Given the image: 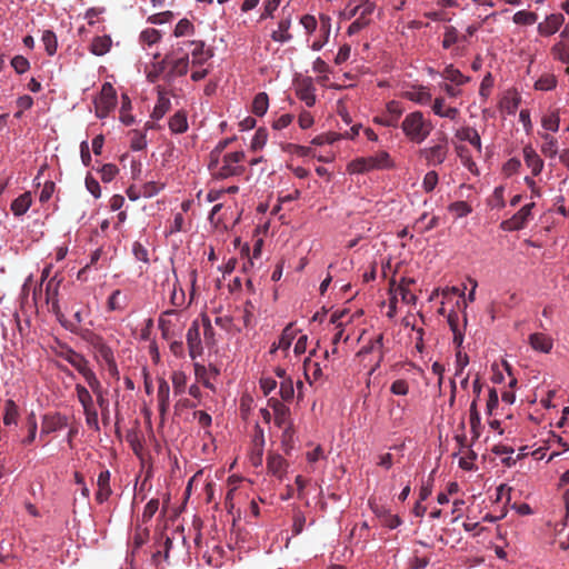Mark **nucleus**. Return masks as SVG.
<instances>
[{
	"label": "nucleus",
	"instance_id": "f257e3e1",
	"mask_svg": "<svg viewBox=\"0 0 569 569\" xmlns=\"http://www.w3.org/2000/svg\"><path fill=\"white\" fill-rule=\"evenodd\" d=\"M212 56L202 40H181L160 62V71L164 72L167 81H172L187 74L190 63L192 67H202Z\"/></svg>",
	"mask_w": 569,
	"mask_h": 569
},
{
	"label": "nucleus",
	"instance_id": "f03ea898",
	"mask_svg": "<svg viewBox=\"0 0 569 569\" xmlns=\"http://www.w3.org/2000/svg\"><path fill=\"white\" fill-rule=\"evenodd\" d=\"M246 154L243 151L227 152L221 157L209 160L208 169L211 176L217 180H224L231 177H238L244 173L243 161Z\"/></svg>",
	"mask_w": 569,
	"mask_h": 569
},
{
	"label": "nucleus",
	"instance_id": "7ed1b4c3",
	"mask_svg": "<svg viewBox=\"0 0 569 569\" xmlns=\"http://www.w3.org/2000/svg\"><path fill=\"white\" fill-rule=\"evenodd\" d=\"M82 338L90 346L97 363L107 369L111 376H117L119 371L114 352L104 338L91 330H87Z\"/></svg>",
	"mask_w": 569,
	"mask_h": 569
},
{
	"label": "nucleus",
	"instance_id": "20e7f679",
	"mask_svg": "<svg viewBox=\"0 0 569 569\" xmlns=\"http://www.w3.org/2000/svg\"><path fill=\"white\" fill-rule=\"evenodd\" d=\"M401 129L410 141L421 143L429 137L433 126L421 111H412L405 117Z\"/></svg>",
	"mask_w": 569,
	"mask_h": 569
},
{
	"label": "nucleus",
	"instance_id": "39448f33",
	"mask_svg": "<svg viewBox=\"0 0 569 569\" xmlns=\"http://www.w3.org/2000/svg\"><path fill=\"white\" fill-rule=\"evenodd\" d=\"M395 167L389 152L381 150L369 157H361L352 160L348 164V172L351 174H362L372 170H389Z\"/></svg>",
	"mask_w": 569,
	"mask_h": 569
},
{
	"label": "nucleus",
	"instance_id": "423d86ee",
	"mask_svg": "<svg viewBox=\"0 0 569 569\" xmlns=\"http://www.w3.org/2000/svg\"><path fill=\"white\" fill-rule=\"evenodd\" d=\"M186 326V319L181 310L167 309L158 318V328L164 340L181 338Z\"/></svg>",
	"mask_w": 569,
	"mask_h": 569
},
{
	"label": "nucleus",
	"instance_id": "0eeeda50",
	"mask_svg": "<svg viewBox=\"0 0 569 569\" xmlns=\"http://www.w3.org/2000/svg\"><path fill=\"white\" fill-rule=\"evenodd\" d=\"M292 21V10L283 7L281 10V16L276 23V28L271 29L270 31V39L280 46L291 42L293 40V34L291 32Z\"/></svg>",
	"mask_w": 569,
	"mask_h": 569
},
{
	"label": "nucleus",
	"instance_id": "6e6552de",
	"mask_svg": "<svg viewBox=\"0 0 569 569\" xmlns=\"http://www.w3.org/2000/svg\"><path fill=\"white\" fill-rule=\"evenodd\" d=\"M117 93L111 83L102 84L99 97L94 99L96 116L100 119L106 118L116 107Z\"/></svg>",
	"mask_w": 569,
	"mask_h": 569
},
{
	"label": "nucleus",
	"instance_id": "1a4fd4ad",
	"mask_svg": "<svg viewBox=\"0 0 569 569\" xmlns=\"http://www.w3.org/2000/svg\"><path fill=\"white\" fill-rule=\"evenodd\" d=\"M268 407H270L274 415V425L283 429V437H291V427L292 423L290 421V409L287 405L280 401L277 398L268 399Z\"/></svg>",
	"mask_w": 569,
	"mask_h": 569
},
{
	"label": "nucleus",
	"instance_id": "9d476101",
	"mask_svg": "<svg viewBox=\"0 0 569 569\" xmlns=\"http://www.w3.org/2000/svg\"><path fill=\"white\" fill-rule=\"evenodd\" d=\"M449 153V146L446 138L438 140L432 146L426 147L420 150V156L426 160L428 166L442 164Z\"/></svg>",
	"mask_w": 569,
	"mask_h": 569
},
{
	"label": "nucleus",
	"instance_id": "9b49d317",
	"mask_svg": "<svg viewBox=\"0 0 569 569\" xmlns=\"http://www.w3.org/2000/svg\"><path fill=\"white\" fill-rule=\"evenodd\" d=\"M535 208V202H530L525 204L520 210H518L510 219L501 222L500 227L507 231H518L523 229L529 220L532 219V209Z\"/></svg>",
	"mask_w": 569,
	"mask_h": 569
},
{
	"label": "nucleus",
	"instance_id": "f8f14e48",
	"mask_svg": "<svg viewBox=\"0 0 569 569\" xmlns=\"http://www.w3.org/2000/svg\"><path fill=\"white\" fill-rule=\"evenodd\" d=\"M201 325L198 319L193 320L187 331V345L189 349V356L191 359H196L202 353V342L200 336Z\"/></svg>",
	"mask_w": 569,
	"mask_h": 569
},
{
	"label": "nucleus",
	"instance_id": "ddd939ff",
	"mask_svg": "<svg viewBox=\"0 0 569 569\" xmlns=\"http://www.w3.org/2000/svg\"><path fill=\"white\" fill-rule=\"evenodd\" d=\"M402 97L420 106L429 104L432 94L427 86L410 84L402 91Z\"/></svg>",
	"mask_w": 569,
	"mask_h": 569
},
{
	"label": "nucleus",
	"instance_id": "4468645a",
	"mask_svg": "<svg viewBox=\"0 0 569 569\" xmlns=\"http://www.w3.org/2000/svg\"><path fill=\"white\" fill-rule=\"evenodd\" d=\"M296 94L307 107L316 103V87L310 77H305L296 83Z\"/></svg>",
	"mask_w": 569,
	"mask_h": 569
},
{
	"label": "nucleus",
	"instance_id": "2eb2a0df",
	"mask_svg": "<svg viewBox=\"0 0 569 569\" xmlns=\"http://www.w3.org/2000/svg\"><path fill=\"white\" fill-rule=\"evenodd\" d=\"M111 473L108 469L100 471L97 478V487L98 490L96 492V500L98 503L102 505L109 500L112 495V489L110 486Z\"/></svg>",
	"mask_w": 569,
	"mask_h": 569
},
{
	"label": "nucleus",
	"instance_id": "dca6fc26",
	"mask_svg": "<svg viewBox=\"0 0 569 569\" xmlns=\"http://www.w3.org/2000/svg\"><path fill=\"white\" fill-rule=\"evenodd\" d=\"M565 22V17L561 13H551L546 17L545 21L538 24V32L541 36L549 37L555 34Z\"/></svg>",
	"mask_w": 569,
	"mask_h": 569
},
{
	"label": "nucleus",
	"instance_id": "f3484780",
	"mask_svg": "<svg viewBox=\"0 0 569 569\" xmlns=\"http://www.w3.org/2000/svg\"><path fill=\"white\" fill-rule=\"evenodd\" d=\"M369 353H377V362L373 368H378L380 366V362L383 359V335L379 333L375 338L370 339L368 343L361 347V349L358 352V356H366Z\"/></svg>",
	"mask_w": 569,
	"mask_h": 569
},
{
	"label": "nucleus",
	"instance_id": "a211bd4d",
	"mask_svg": "<svg viewBox=\"0 0 569 569\" xmlns=\"http://www.w3.org/2000/svg\"><path fill=\"white\" fill-rule=\"evenodd\" d=\"M432 112L440 117L446 118L452 121H456L460 114V111L456 107H447L446 106V98L442 96L437 97L431 106Z\"/></svg>",
	"mask_w": 569,
	"mask_h": 569
},
{
	"label": "nucleus",
	"instance_id": "6ab92c4d",
	"mask_svg": "<svg viewBox=\"0 0 569 569\" xmlns=\"http://www.w3.org/2000/svg\"><path fill=\"white\" fill-rule=\"evenodd\" d=\"M157 401L160 415L164 416L170 408V386L164 378L158 379Z\"/></svg>",
	"mask_w": 569,
	"mask_h": 569
},
{
	"label": "nucleus",
	"instance_id": "aec40b11",
	"mask_svg": "<svg viewBox=\"0 0 569 569\" xmlns=\"http://www.w3.org/2000/svg\"><path fill=\"white\" fill-rule=\"evenodd\" d=\"M319 37L310 44L311 50L320 51L329 41L331 32V19L328 16L320 17Z\"/></svg>",
	"mask_w": 569,
	"mask_h": 569
},
{
	"label": "nucleus",
	"instance_id": "412c9836",
	"mask_svg": "<svg viewBox=\"0 0 569 569\" xmlns=\"http://www.w3.org/2000/svg\"><path fill=\"white\" fill-rule=\"evenodd\" d=\"M522 153L525 163L531 170V173L533 176L540 174L545 163L537 151L531 146H526Z\"/></svg>",
	"mask_w": 569,
	"mask_h": 569
},
{
	"label": "nucleus",
	"instance_id": "4be33fe9",
	"mask_svg": "<svg viewBox=\"0 0 569 569\" xmlns=\"http://www.w3.org/2000/svg\"><path fill=\"white\" fill-rule=\"evenodd\" d=\"M41 425L43 432H56L68 426V419L60 413L44 415Z\"/></svg>",
	"mask_w": 569,
	"mask_h": 569
},
{
	"label": "nucleus",
	"instance_id": "5701e85b",
	"mask_svg": "<svg viewBox=\"0 0 569 569\" xmlns=\"http://www.w3.org/2000/svg\"><path fill=\"white\" fill-rule=\"evenodd\" d=\"M529 345L536 351L549 353L553 347V341L548 335L536 332L529 336Z\"/></svg>",
	"mask_w": 569,
	"mask_h": 569
},
{
	"label": "nucleus",
	"instance_id": "b1692460",
	"mask_svg": "<svg viewBox=\"0 0 569 569\" xmlns=\"http://www.w3.org/2000/svg\"><path fill=\"white\" fill-rule=\"evenodd\" d=\"M440 76L450 83L463 86L470 81V77L465 76L453 64H447Z\"/></svg>",
	"mask_w": 569,
	"mask_h": 569
},
{
	"label": "nucleus",
	"instance_id": "393cba45",
	"mask_svg": "<svg viewBox=\"0 0 569 569\" xmlns=\"http://www.w3.org/2000/svg\"><path fill=\"white\" fill-rule=\"evenodd\" d=\"M413 280H406L405 278L401 282L392 290V296L395 299H401V301L406 305H415L417 297L413 292L408 288L409 283H412Z\"/></svg>",
	"mask_w": 569,
	"mask_h": 569
},
{
	"label": "nucleus",
	"instance_id": "a878e982",
	"mask_svg": "<svg viewBox=\"0 0 569 569\" xmlns=\"http://www.w3.org/2000/svg\"><path fill=\"white\" fill-rule=\"evenodd\" d=\"M298 333L299 330L295 328L292 322L286 326L278 340V348L287 355Z\"/></svg>",
	"mask_w": 569,
	"mask_h": 569
},
{
	"label": "nucleus",
	"instance_id": "bb28decb",
	"mask_svg": "<svg viewBox=\"0 0 569 569\" xmlns=\"http://www.w3.org/2000/svg\"><path fill=\"white\" fill-rule=\"evenodd\" d=\"M171 101L166 92L159 91L158 99L151 112V118L154 120H160L164 117V114L170 110Z\"/></svg>",
	"mask_w": 569,
	"mask_h": 569
},
{
	"label": "nucleus",
	"instance_id": "cd10ccee",
	"mask_svg": "<svg viewBox=\"0 0 569 569\" xmlns=\"http://www.w3.org/2000/svg\"><path fill=\"white\" fill-rule=\"evenodd\" d=\"M287 462L279 453H270L267 458V468L270 473L281 478L286 471Z\"/></svg>",
	"mask_w": 569,
	"mask_h": 569
},
{
	"label": "nucleus",
	"instance_id": "c85d7f7f",
	"mask_svg": "<svg viewBox=\"0 0 569 569\" xmlns=\"http://www.w3.org/2000/svg\"><path fill=\"white\" fill-rule=\"evenodd\" d=\"M32 204L30 192H24L16 198L11 203V211L16 217L23 216Z\"/></svg>",
	"mask_w": 569,
	"mask_h": 569
},
{
	"label": "nucleus",
	"instance_id": "c756f323",
	"mask_svg": "<svg viewBox=\"0 0 569 569\" xmlns=\"http://www.w3.org/2000/svg\"><path fill=\"white\" fill-rule=\"evenodd\" d=\"M169 129L172 133L179 134L183 133L188 130L189 124L187 120V114L183 111H177L170 119H169Z\"/></svg>",
	"mask_w": 569,
	"mask_h": 569
},
{
	"label": "nucleus",
	"instance_id": "7c9ffc66",
	"mask_svg": "<svg viewBox=\"0 0 569 569\" xmlns=\"http://www.w3.org/2000/svg\"><path fill=\"white\" fill-rule=\"evenodd\" d=\"M112 41L109 36H98L92 39L90 52L94 56H103L109 52Z\"/></svg>",
	"mask_w": 569,
	"mask_h": 569
},
{
	"label": "nucleus",
	"instance_id": "2f4dec72",
	"mask_svg": "<svg viewBox=\"0 0 569 569\" xmlns=\"http://www.w3.org/2000/svg\"><path fill=\"white\" fill-rule=\"evenodd\" d=\"M543 143L541 144V152L545 157L555 159L559 153L558 141L549 133H540Z\"/></svg>",
	"mask_w": 569,
	"mask_h": 569
},
{
	"label": "nucleus",
	"instance_id": "473e14b6",
	"mask_svg": "<svg viewBox=\"0 0 569 569\" xmlns=\"http://www.w3.org/2000/svg\"><path fill=\"white\" fill-rule=\"evenodd\" d=\"M173 395L181 396L187 391L188 377L182 370H173L170 376Z\"/></svg>",
	"mask_w": 569,
	"mask_h": 569
},
{
	"label": "nucleus",
	"instance_id": "72a5a7b5",
	"mask_svg": "<svg viewBox=\"0 0 569 569\" xmlns=\"http://www.w3.org/2000/svg\"><path fill=\"white\" fill-rule=\"evenodd\" d=\"M19 418V408L12 399L4 403L3 423L4 426H17Z\"/></svg>",
	"mask_w": 569,
	"mask_h": 569
},
{
	"label": "nucleus",
	"instance_id": "f704fd0d",
	"mask_svg": "<svg viewBox=\"0 0 569 569\" xmlns=\"http://www.w3.org/2000/svg\"><path fill=\"white\" fill-rule=\"evenodd\" d=\"M127 306V297L121 290H114L108 298L107 308L109 311H122Z\"/></svg>",
	"mask_w": 569,
	"mask_h": 569
},
{
	"label": "nucleus",
	"instance_id": "c9c22d12",
	"mask_svg": "<svg viewBox=\"0 0 569 569\" xmlns=\"http://www.w3.org/2000/svg\"><path fill=\"white\" fill-rule=\"evenodd\" d=\"M469 423H470V430L475 438H478L480 436V428H481V417L480 412L477 408V400L475 399L469 409Z\"/></svg>",
	"mask_w": 569,
	"mask_h": 569
},
{
	"label": "nucleus",
	"instance_id": "e433bc0d",
	"mask_svg": "<svg viewBox=\"0 0 569 569\" xmlns=\"http://www.w3.org/2000/svg\"><path fill=\"white\" fill-rule=\"evenodd\" d=\"M458 138L462 141L469 142L479 152H481V139L478 131L473 128H465L458 132Z\"/></svg>",
	"mask_w": 569,
	"mask_h": 569
},
{
	"label": "nucleus",
	"instance_id": "4c0bfd02",
	"mask_svg": "<svg viewBox=\"0 0 569 569\" xmlns=\"http://www.w3.org/2000/svg\"><path fill=\"white\" fill-rule=\"evenodd\" d=\"M170 302L176 308H183L192 302V299L190 298L189 302L187 303L184 290L178 286V279H176V282L173 283V288L170 295Z\"/></svg>",
	"mask_w": 569,
	"mask_h": 569
},
{
	"label": "nucleus",
	"instance_id": "58836bf2",
	"mask_svg": "<svg viewBox=\"0 0 569 569\" xmlns=\"http://www.w3.org/2000/svg\"><path fill=\"white\" fill-rule=\"evenodd\" d=\"M448 211L456 218L460 219L467 217L472 212V207L463 200L451 202L448 206Z\"/></svg>",
	"mask_w": 569,
	"mask_h": 569
},
{
	"label": "nucleus",
	"instance_id": "ea45409f",
	"mask_svg": "<svg viewBox=\"0 0 569 569\" xmlns=\"http://www.w3.org/2000/svg\"><path fill=\"white\" fill-rule=\"evenodd\" d=\"M196 32L194 24L187 18L180 19L173 30V36L177 38L190 37Z\"/></svg>",
	"mask_w": 569,
	"mask_h": 569
},
{
	"label": "nucleus",
	"instance_id": "a19ab883",
	"mask_svg": "<svg viewBox=\"0 0 569 569\" xmlns=\"http://www.w3.org/2000/svg\"><path fill=\"white\" fill-rule=\"evenodd\" d=\"M269 108V98L266 92H259L256 94L253 101H252V112L258 116L262 117L267 113Z\"/></svg>",
	"mask_w": 569,
	"mask_h": 569
},
{
	"label": "nucleus",
	"instance_id": "79ce46f5",
	"mask_svg": "<svg viewBox=\"0 0 569 569\" xmlns=\"http://www.w3.org/2000/svg\"><path fill=\"white\" fill-rule=\"evenodd\" d=\"M72 367L83 377L84 381L96 376L89 360L83 355L79 356Z\"/></svg>",
	"mask_w": 569,
	"mask_h": 569
},
{
	"label": "nucleus",
	"instance_id": "37998d69",
	"mask_svg": "<svg viewBox=\"0 0 569 569\" xmlns=\"http://www.w3.org/2000/svg\"><path fill=\"white\" fill-rule=\"evenodd\" d=\"M41 41L48 56H54L58 49V40L56 33L51 30L43 31Z\"/></svg>",
	"mask_w": 569,
	"mask_h": 569
},
{
	"label": "nucleus",
	"instance_id": "c03bdc74",
	"mask_svg": "<svg viewBox=\"0 0 569 569\" xmlns=\"http://www.w3.org/2000/svg\"><path fill=\"white\" fill-rule=\"evenodd\" d=\"M537 20H538V14L536 12L527 11V10H519L512 17V21L516 24H520V26H531V24L536 23Z\"/></svg>",
	"mask_w": 569,
	"mask_h": 569
},
{
	"label": "nucleus",
	"instance_id": "a18cd8bd",
	"mask_svg": "<svg viewBox=\"0 0 569 569\" xmlns=\"http://www.w3.org/2000/svg\"><path fill=\"white\" fill-rule=\"evenodd\" d=\"M551 54L553 59L569 64V44L562 41L555 43L551 48Z\"/></svg>",
	"mask_w": 569,
	"mask_h": 569
},
{
	"label": "nucleus",
	"instance_id": "49530a36",
	"mask_svg": "<svg viewBox=\"0 0 569 569\" xmlns=\"http://www.w3.org/2000/svg\"><path fill=\"white\" fill-rule=\"evenodd\" d=\"M560 117L557 110L545 114L541 119V126L545 130L557 132L559 130Z\"/></svg>",
	"mask_w": 569,
	"mask_h": 569
},
{
	"label": "nucleus",
	"instance_id": "de8ad7c7",
	"mask_svg": "<svg viewBox=\"0 0 569 569\" xmlns=\"http://www.w3.org/2000/svg\"><path fill=\"white\" fill-rule=\"evenodd\" d=\"M82 409L86 418V425L96 432L100 431L99 416L94 405Z\"/></svg>",
	"mask_w": 569,
	"mask_h": 569
},
{
	"label": "nucleus",
	"instance_id": "09e8293b",
	"mask_svg": "<svg viewBox=\"0 0 569 569\" xmlns=\"http://www.w3.org/2000/svg\"><path fill=\"white\" fill-rule=\"evenodd\" d=\"M279 393L283 401H290L295 397V382L290 377L280 381Z\"/></svg>",
	"mask_w": 569,
	"mask_h": 569
},
{
	"label": "nucleus",
	"instance_id": "8fccbe9b",
	"mask_svg": "<svg viewBox=\"0 0 569 569\" xmlns=\"http://www.w3.org/2000/svg\"><path fill=\"white\" fill-rule=\"evenodd\" d=\"M74 390H76L77 399L80 402L82 408L93 405L92 395L90 393L89 389L86 386H83L81 383H77L74 386Z\"/></svg>",
	"mask_w": 569,
	"mask_h": 569
},
{
	"label": "nucleus",
	"instance_id": "3c124183",
	"mask_svg": "<svg viewBox=\"0 0 569 569\" xmlns=\"http://www.w3.org/2000/svg\"><path fill=\"white\" fill-rule=\"evenodd\" d=\"M56 278L57 277L53 276L47 281L46 298H44L47 303L56 305L58 302L57 296H58V289H59L60 281H57Z\"/></svg>",
	"mask_w": 569,
	"mask_h": 569
},
{
	"label": "nucleus",
	"instance_id": "603ef678",
	"mask_svg": "<svg viewBox=\"0 0 569 569\" xmlns=\"http://www.w3.org/2000/svg\"><path fill=\"white\" fill-rule=\"evenodd\" d=\"M268 141V131L266 128H259L256 130L250 147L252 150H261Z\"/></svg>",
	"mask_w": 569,
	"mask_h": 569
},
{
	"label": "nucleus",
	"instance_id": "864d4df0",
	"mask_svg": "<svg viewBox=\"0 0 569 569\" xmlns=\"http://www.w3.org/2000/svg\"><path fill=\"white\" fill-rule=\"evenodd\" d=\"M161 39V33L159 30L153 28H147L141 31L140 33V41L142 43L150 46H153L154 43L159 42Z\"/></svg>",
	"mask_w": 569,
	"mask_h": 569
},
{
	"label": "nucleus",
	"instance_id": "5fc2aeb1",
	"mask_svg": "<svg viewBox=\"0 0 569 569\" xmlns=\"http://www.w3.org/2000/svg\"><path fill=\"white\" fill-rule=\"evenodd\" d=\"M439 182V176L435 170L428 171L422 179V189L425 192H432Z\"/></svg>",
	"mask_w": 569,
	"mask_h": 569
},
{
	"label": "nucleus",
	"instance_id": "6e6d98bb",
	"mask_svg": "<svg viewBox=\"0 0 569 569\" xmlns=\"http://www.w3.org/2000/svg\"><path fill=\"white\" fill-rule=\"evenodd\" d=\"M80 355L81 353L77 352L68 345H61L59 350L57 351V356L66 360L70 366H72L76 362Z\"/></svg>",
	"mask_w": 569,
	"mask_h": 569
},
{
	"label": "nucleus",
	"instance_id": "4d7b16f0",
	"mask_svg": "<svg viewBox=\"0 0 569 569\" xmlns=\"http://www.w3.org/2000/svg\"><path fill=\"white\" fill-rule=\"evenodd\" d=\"M556 86L557 79L553 74L542 76L535 82V89L541 91L552 90Z\"/></svg>",
	"mask_w": 569,
	"mask_h": 569
},
{
	"label": "nucleus",
	"instance_id": "13d9d810",
	"mask_svg": "<svg viewBox=\"0 0 569 569\" xmlns=\"http://www.w3.org/2000/svg\"><path fill=\"white\" fill-rule=\"evenodd\" d=\"M358 2V19L360 20H369L376 10L375 2H363L361 0H357Z\"/></svg>",
	"mask_w": 569,
	"mask_h": 569
},
{
	"label": "nucleus",
	"instance_id": "bf43d9fd",
	"mask_svg": "<svg viewBox=\"0 0 569 569\" xmlns=\"http://www.w3.org/2000/svg\"><path fill=\"white\" fill-rule=\"evenodd\" d=\"M489 204L495 209H502L506 206L505 202V188L502 186H498L495 188L492 196L489 200Z\"/></svg>",
	"mask_w": 569,
	"mask_h": 569
},
{
	"label": "nucleus",
	"instance_id": "052dcab7",
	"mask_svg": "<svg viewBox=\"0 0 569 569\" xmlns=\"http://www.w3.org/2000/svg\"><path fill=\"white\" fill-rule=\"evenodd\" d=\"M147 134L146 132H139L137 130L133 131V136L131 138L130 148L133 151H142L147 148Z\"/></svg>",
	"mask_w": 569,
	"mask_h": 569
},
{
	"label": "nucleus",
	"instance_id": "680f3d73",
	"mask_svg": "<svg viewBox=\"0 0 569 569\" xmlns=\"http://www.w3.org/2000/svg\"><path fill=\"white\" fill-rule=\"evenodd\" d=\"M409 382L406 379H396L390 385V392L393 396H407L409 393Z\"/></svg>",
	"mask_w": 569,
	"mask_h": 569
},
{
	"label": "nucleus",
	"instance_id": "e2e57ef3",
	"mask_svg": "<svg viewBox=\"0 0 569 569\" xmlns=\"http://www.w3.org/2000/svg\"><path fill=\"white\" fill-rule=\"evenodd\" d=\"M194 375L198 381H200L206 388L213 390L214 387L210 381L207 368L203 365L194 363Z\"/></svg>",
	"mask_w": 569,
	"mask_h": 569
},
{
	"label": "nucleus",
	"instance_id": "0e129e2a",
	"mask_svg": "<svg viewBox=\"0 0 569 569\" xmlns=\"http://www.w3.org/2000/svg\"><path fill=\"white\" fill-rule=\"evenodd\" d=\"M99 172L103 182H111L119 173V169L113 163H104Z\"/></svg>",
	"mask_w": 569,
	"mask_h": 569
},
{
	"label": "nucleus",
	"instance_id": "69168bd1",
	"mask_svg": "<svg viewBox=\"0 0 569 569\" xmlns=\"http://www.w3.org/2000/svg\"><path fill=\"white\" fill-rule=\"evenodd\" d=\"M458 41V30L450 26L447 27L443 33L442 48L449 49Z\"/></svg>",
	"mask_w": 569,
	"mask_h": 569
},
{
	"label": "nucleus",
	"instance_id": "338daca9",
	"mask_svg": "<svg viewBox=\"0 0 569 569\" xmlns=\"http://www.w3.org/2000/svg\"><path fill=\"white\" fill-rule=\"evenodd\" d=\"M132 253L138 261L149 264V262H150L149 251L142 243H140L138 241L133 242Z\"/></svg>",
	"mask_w": 569,
	"mask_h": 569
},
{
	"label": "nucleus",
	"instance_id": "774afa93",
	"mask_svg": "<svg viewBox=\"0 0 569 569\" xmlns=\"http://www.w3.org/2000/svg\"><path fill=\"white\" fill-rule=\"evenodd\" d=\"M11 66L18 74H23L29 70L30 62L23 56H14L11 59Z\"/></svg>",
	"mask_w": 569,
	"mask_h": 569
}]
</instances>
